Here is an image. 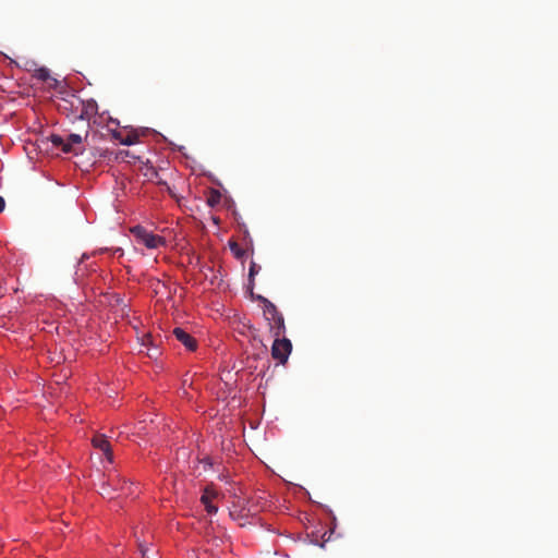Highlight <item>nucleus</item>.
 <instances>
[{
  "label": "nucleus",
  "mask_w": 558,
  "mask_h": 558,
  "mask_svg": "<svg viewBox=\"0 0 558 558\" xmlns=\"http://www.w3.org/2000/svg\"><path fill=\"white\" fill-rule=\"evenodd\" d=\"M121 492L124 495L132 494V484L126 485V481L120 476V474L109 475L106 480L101 478L99 484V494L102 497H108L110 499L116 497V493Z\"/></svg>",
  "instance_id": "obj_1"
},
{
  "label": "nucleus",
  "mask_w": 558,
  "mask_h": 558,
  "mask_svg": "<svg viewBox=\"0 0 558 558\" xmlns=\"http://www.w3.org/2000/svg\"><path fill=\"white\" fill-rule=\"evenodd\" d=\"M138 244L146 246L149 250H155L166 245V240L157 234H154L143 226H135L130 229Z\"/></svg>",
  "instance_id": "obj_2"
},
{
  "label": "nucleus",
  "mask_w": 558,
  "mask_h": 558,
  "mask_svg": "<svg viewBox=\"0 0 558 558\" xmlns=\"http://www.w3.org/2000/svg\"><path fill=\"white\" fill-rule=\"evenodd\" d=\"M81 107L82 99L73 93L60 98L57 104L59 112L72 119L73 121L78 120L77 116L80 114Z\"/></svg>",
  "instance_id": "obj_3"
},
{
  "label": "nucleus",
  "mask_w": 558,
  "mask_h": 558,
  "mask_svg": "<svg viewBox=\"0 0 558 558\" xmlns=\"http://www.w3.org/2000/svg\"><path fill=\"white\" fill-rule=\"evenodd\" d=\"M291 351L292 343L288 338H275L271 347V356L274 360L278 361L280 364H284L287 363Z\"/></svg>",
  "instance_id": "obj_4"
},
{
  "label": "nucleus",
  "mask_w": 558,
  "mask_h": 558,
  "mask_svg": "<svg viewBox=\"0 0 558 558\" xmlns=\"http://www.w3.org/2000/svg\"><path fill=\"white\" fill-rule=\"evenodd\" d=\"M98 113V104L95 99H82V107L80 108L78 120L90 121Z\"/></svg>",
  "instance_id": "obj_5"
},
{
  "label": "nucleus",
  "mask_w": 558,
  "mask_h": 558,
  "mask_svg": "<svg viewBox=\"0 0 558 558\" xmlns=\"http://www.w3.org/2000/svg\"><path fill=\"white\" fill-rule=\"evenodd\" d=\"M175 339L181 342L189 351H195L197 349V341L196 339L186 332L181 327H175L172 331Z\"/></svg>",
  "instance_id": "obj_6"
},
{
  "label": "nucleus",
  "mask_w": 558,
  "mask_h": 558,
  "mask_svg": "<svg viewBox=\"0 0 558 558\" xmlns=\"http://www.w3.org/2000/svg\"><path fill=\"white\" fill-rule=\"evenodd\" d=\"M247 504L248 500L238 498V500L233 502L232 508L230 509V517L233 520L246 518L251 513V508L247 507Z\"/></svg>",
  "instance_id": "obj_7"
},
{
  "label": "nucleus",
  "mask_w": 558,
  "mask_h": 558,
  "mask_svg": "<svg viewBox=\"0 0 558 558\" xmlns=\"http://www.w3.org/2000/svg\"><path fill=\"white\" fill-rule=\"evenodd\" d=\"M92 444L95 448L101 450L105 453V456L109 462H112L113 454H112L111 446L105 435H102V434L95 435L92 439Z\"/></svg>",
  "instance_id": "obj_8"
},
{
  "label": "nucleus",
  "mask_w": 558,
  "mask_h": 558,
  "mask_svg": "<svg viewBox=\"0 0 558 558\" xmlns=\"http://www.w3.org/2000/svg\"><path fill=\"white\" fill-rule=\"evenodd\" d=\"M217 497V493L209 487L204 489V493L201 497L202 504L205 506L206 511L209 514H215L218 511V508L213 505V499Z\"/></svg>",
  "instance_id": "obj_9"
},
{
  "label": "nucleus",
  "mask_w": 558,
  "mask_h": 558,
  "mask_svg": "<svg viewBox=\"0 0 558 558\" xmlns=\"http://www.w3.org/2000/svg\"><path fill=\"white\" fill-rule=\"evenodd\" d=\"M257 300L263 303L264 315L268 322L281 314L277 310L276 305L272 302H270L268 299H266L262 295H258Z\"/></svg>",
  "instance_id": "obj_10"
},
{
  "label": "nucleus",
  "mask_w": 558,
  "mask_h": 558,
  "mask_svg": "<svg viewBox=\"0 0 558 558\" xmlns=\"http://www.w3.org/2000/svg\"><path fill=\"white\" fill-rule=\"evenodd\" d=\"M269 325H270V330L275 338H278V337H281L284 335L286 325H284V318H283L282 314L270 319Z\"/></svg>",
  "instance_id": "obj_11"
},
{
  "label": "nucleus",
  "mask_w": 558,
  "mask_h": 558,
  "mask_svg": "<svg viewBox=\"0 0 558 558\" xmlns=\"http://www.w3.org/2000/svg\"><path fill=\"white\" fill-rule=\"evenodd\" d=\"M82 142L83 137L80 134H70L63 146V151L77 154L74 146L82 144Z\"/></svg>",
  "instance_id": "obj_12"
},
{
  "label": "nucleus",
  "mask_w": 558,
  "mask_h": 558,
  "mask_svg": "<svg viewBox=\"0 0 558 558\" xmlns=\"http://www.w3.org/2000/svg\"><path fill=\"white\" fill-rule=\"evenodd\" d=\"M137 141L138 136L136 134L131 133L124 136L123 138H120V144L130 146L137 143Z\"/></svg>",
  "instance_id": "obj_13"
},
{
  "label": "nucleus",
  "mask_w": 558,
  "mask_h": 558,
  "mask_svg": "<svg viewBox=\"0 0 558 558\" xmlns=\"http://www.w3.org/2000/svg\"><path fill=\"white\" fill-rule=\"evenodd\" d=\"M35 76L38 80L46 82L50 78V72L47 68H40V69L36 70Z\"/></svg>",
  "instance_id": "obj_14"
},
{
  "label": "nucleus",
  "mask_w": 558,
  "mask_h": 558,
  "mask_svg": "<svg viewBox=\"0 0 558 558\" xmlns=\"http://www.w3.org/2000/svg\"><path fill=\"white\" fill-rule=\"evenodd\" d=\"M50 141L51 143L56 146V147H61L63 149V146L65 144V141L63 140L62 136L60 135H57V134H52L50 136Z\"/></svg>",
  "instance_id": "obj_15"
},
{
  "label": "nucleus",
  "mask_w": 558,
  "mask_h": 558,
  "mask_svg": "<svg viewBox=\"0 0 558 558\" xmlns=\"http://www.w3.org/2000/svg\"><path fill=\"white\" fill-rule=\"evenodd\" d=\"M220 201V193L218 191H213L210 197L208 198V204L210 206H215Z\"/></svg>",
  "instance_id": "obj_16"
},
{
  "label": "nucleus",
  "mask_w": 558,
  "mask_h": 558,
  "mask_svg": "<svg viewBox=\"0 0 558 558\" xmlns=\"http://www.w3.org/2000/svg\"><path fill=\"white\" fill-rule=\"evenodd\" d=\"M138 549L141 551L142 558H148L147 557L148 548L144 544L140 543L138 544Z\"/></svg>",
  "instance_id": "obj_17"
},
{
  "label": "nucleus",
  "mask_w": 558,
  "mask_h": 558,
  "mask_svg": "<svg viewBox=\"0 0 558 558\" xmlns=\"http://www.w3.org/2000/svg\"><path fill=\"white\" fill-rule=\"evenodd\" d=\"M151 343V336L150 335H145L144 338H143V345H148Z\"/></svg>",
  "instance_id": "obj_18"
},
{
  "label": "nucleus",
  "mask_w": 558,
  "mask_h": 558,
  "mask_svg": "<svg viewBox=\"0 0 558 558\" xmlns=\"http://www.w3.org/2000/svg\"><path fill=\"white\" fill-rule=\"evenodd\" d=\"M130 153L128 150H121L118 155V158L124 159L125 157H129Z\"/></svg>",
  "instance_id": "obj_19"
},
{
  "label": "nucleus",
  "mask_w": 558,
  "mask_h": 558,
  "mask_svg": "<svg viewBox=\"0 0 558 558\" xmlns=\"http://www.w3.org/2000/svg\"><path fill=\"white\" fill-rule=\"evenodd\" d=\"M236 247H238V244H236V243L231 244V250L234 252V254H235L236 256H240V255H241V254H240V251H239V250H235Z\"/></svg>",
  "instance_id": "obj_20"
},
{
  "label": "nucleus",
  "mask_w": 558,
  "mask_h": 558,
  "mask_svg": "<svg viewBox=\"0 0 558 558\" xmlns=\"http://www.w3.org/2000/svg\"><path fill=\"white\" fill-rule=\"evenodd\" d=\"M4 206H5V202H4L3 197H2V196H0V213H2V211H3Z\"/></svg>",
  "instance_id": "obj_21"
},
{
  "label": "nucleus",
  "mask_w": 558,
  "mask_h": 558,
  "mask_svg": "<svg viewBox=\"0 0 558 558\" xmlns=\"http://www.w3.org/2000/svg\"><path fill=\"white\" fill-rule=\"evenodd\" d=\"M256 274L255 264H252L250 267V277H253Z\"/></svg>",
  "instance_id": "obj_22"
},
{
  "label": "nucleus",
  "mask_w": 558,
  "mask_h": 558,
  "mask_svg": "<svg viewBox=\"0 0 558 558\" xmlns=\"http://www.w3.org/2000/svg\"><path fill=\"white\" fill-rule=\"evenodd\" d=\"M157 353H158L157 348H154V351H151V353L148 351V352H147V355H148L149 357H154V356H156V355H157Z\"/></svg>",
  "instance_id": "obj_23"
},
{
  "label": "nucleus",
  "mask_w": 558,
  "mask_h": 558,
  "mask_svg": "<svg viewBox=\"0 0 558 558\" xmlns=\"http://www.w3.org/2000/svg\"><path fill=\"white\" fill-rule=\"evenodd\" d=\"M113 137L120 142V138H123L124 136H122L120 132H113Z\"/></svg>",
  "instance_id": "obj_24"
}]
</instances>
